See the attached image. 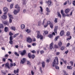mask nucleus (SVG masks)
Returning <instances> with one entry per match:
<instances>
[{
  "label": "nucleus",
  "instance_id": "obj_12",
  "mask_svg": "<svg viewBox=\"0 0 75 75\" xmlns=\"http://www.w3.org/2000/svg\"><path fill=\"white\" fill-rule=\"evenodd\" d=\"M20 10H15L13 11V13L15 15H16V14H17V13L19 12Z\"/></svg>",
  "mask_w": 75,
  "mask_h": 75
},
{
  "label": "nucleus",
  "instance_id": "obj_64",
  "mask_svg": "<svg viewBox=\"0 0 75 75\" xmlns=\"http://www.w3.org/2000/svg\"><path fill=\"white\" fill-rule=\"evenodd\" d=\"M47 62H50V59H47L46 60Z\"/></svg>",
  "mask_w": 75,
  "mask_h": 75
},
{
  "label": "nucleus",
  "instance_id": "obj_50",
  "mask_svg": "<svg viewBox=\"0 0 75 75\" xmlns=\"http://www.w3.org/2000/svg\"><path fill=\"white\" fill-rule=\"evenodd\" d=\"M47 25H50V24H51V22H50V21H48L47 22Z\"/></svg>",
  "mask_w": 75,
  "mask_h": 75
},
{
  "label": "nucleus",
  "instance_id": "obj_5",
  "mask_svg": "<svg viewBox=\"0 0 75 75\" xmlns=\"http://www.w3.org/2000/svg\"><path fill=\"white\" fill-rule=\"evenodd\" d=\"M66 35H67V36H68V38L67 39V41L70 40L72 38V37H71V36H69V35H70V32H67L66 33Z\"/></svg>",
  "mask_w": 75,
  "mask_h": 75
},
{
  "label": "nucleus",
  "instance_id": "obj_49",
  "mask_svg": "<svg viewBox=\"0 0 75 75\" xmlns=\"http://www.w3.org/2000/svg\"><path fill=\"white\" fill-rule=\"evenodd\" d=\"M70 63L71 64V66H73V62L70 61Z\"/></svg>",
  "mask_w": 75,
  "mask_h": 75
},
{
  "label": "nucleus",
  "instance_id": "obj_28",
  "mask_svg": "<svg viewBox=\"0 0 75 75\" xmlns=\"http://www.w3.org/2000/svg\"><path fill=\"white\" fill-rule=\"evenodd\" d=\"M62 44V42L61 41H60V42H59L58 43V45L60 46V47H61V45Z\"/></svg>",
  "mask_w": 75,
  "mask_h": 75
},
{
  "label": "nucleus",
  "instance_id": "obj_59",
  "mask_svg": "<svg viewBox=\"0 0 75 75\" xmlns=\"http://www.w3.org/2000/svg\"><path fill=\"white\" fill-rule=\"evenodd\" d=\"M61 14H63L64 13V10H61Z\"/></svg>",
  "mask_w": 75,
  "mask_h": 75
},
{
  "label": "nucleus",
  "instance_id": "obj_19",
  "mask_svg": "<svg viewBox=\"0 0 75 75\" xmlns=\"http://www.w3.org/2000/svg\"><path fill=\"white\" fill-rule=\"evenodd\" d=\"M5 67H6V68H10V67H9V64H8V63H7L5 64Z\"/></svg>",
  "mask_w": 75,
  "mask_h": 75
},
{
  "label": "nucleus",
  "instance_id": "obj_9",
  "mask_svg": "<svg viewBox=\"0 0 75 75\" xmlns=\"http://www.w3.org/2000/svg\"><path fill=\"white\" fill-rule=\"evenodd\" d=\"M27 41L28 42L31 43V42H32V39H31V38L29 37L27 38Z\"/></svg>",
  "mask_w": 75,
  "mask_h": 75
},
{
  "label": "nucleus",
  "instance_id": "obj_11",
  "mask_svg": "<svg viewBox=\"0 0 75 75\" xmlns=\"http://www.w3.org/2000/svg\"><path fill=\"white\" fill-rule=\"evenodd\" d=\"M58 29V26H56L55 27V28L54 30V32H55V33L57 34V30Z\"/></svg>",
  "mask_w": 75,
  "mask_h": 75
},
{
  "label": "nucleus",
  "instance_id": "obj_21",
  "mask_svg": "<svg viewBox=\"0 0 75 75\" xmlns=\"http://www.w3.org/2000/svg\"><path fill=\"white\" fill-rule=\"evenodd\" d=\"M19 71V69H17V70H14V72L15 74H18V71Z\"/></svg>",
  "mask_w": 75,
  "mask_h": 75
},
{
  "label": "nucleus",
  "instance_id": "obj_36",
  "mask_svg": "<svg viewBox=\"0 0 75 75\" xmlns=\"http://www.w3.org/2000/svg\"><path fill=\"white\" fill-rule=\"evenodd\" d=\"M48 37L49 38H52L53 37V35L52 34H49L48 35Z\"/></svg>",
  "mask_w": 75,
  "mask_h": 75
},
{
  "label": "nucleus",
  "instance_id": "obj_13",
  "mask_svg": "<svg viewBox=\"0 0 75 75\" xmlns=\"http://www.w3.org/2000/svg\"><path fill=\"white\" fill-rule=\"evenodd\" d=\"M25 62V59L23 58V59L21 61V63L22 64H24V63Z\"/></svg>",
  "mask_w": 75,
  "mask_h": 75
},
{
  "label": "nucleus",
  "instance_id": "obj_16",
  "mask_svg": "<svg viewBox=\"0 0 75 75\" xmlns=\"http://www.w3.org/2000/svg\"><path fill=\"white\" fill-rule=\"evenodd\" d=\"M54 45V43L53 42H52L50 44V50H51L52 49V48L53 47V45Z\"/></svg>",
  "mask_w": 75,
  "mask_h": 75
},
{
  "label": "nucleus",
  "instance_id": "obj_40",
  "mask_svg": "<svg viewBox=\"0 0 75 75\" xmlns=\"http://www.w3.org/2000/svg\"><path fill=\"white\" fill-rule=\"evenodd\" d=\"M64 49H65V47L62 46L61 48V50L62 51H63V50H64Z\"/></svg>",
  "mask_w": 75,
  "mask_h": 75
},
{
  "label": "nucleus",
  "instance_id": "obj_57",
  "mask_svg": "<svg viewBox=\"0 0 75 75\" xmlns=\"http://www.w3.org/2000/svg\"><path fill=\"white\" fill-rule=\"evenodd\" d=\"M27 65H30V62L29 61H27Z\"/></svg>",
  "mask_w": 75,
  "mask_h": 75
},
{
  "label": "nucleus",
  "instance_id": "obj_18",
  "mask_svg": "<svg viewBox=\"0 0 75 75\" xmlns=\"http://www.w3.org/2000/svg\"><path fill=\"white\" fill-rule=\"evenodd\" d=\"M9 34L10 36V38H13V36H12V35H13V33H12L11 32H9Z\"/></svg>",
  "mask_w": 75,
  "mask_h": 75
},
{
  "label": "nucleus",
  "instance_id": "obj_46",
  "mask_svg": "<svg viewBox=\"0 0 75 75\" xmlns=\"http://www.w3.org/2000/svg\"><path fill=\"white\" fill-rule=\"evenodd\" d=\"M40 11L41 12H42L43 11V9H42V8L41 6H40Z\"/></svg>",
  "mask_w": 75,
  "mask_h": 75
},
{
  "label": "nucleus",
  "instance_id": "obj_33",
  "mask_svg": "<svg viewBox=\"0 0 75 75\" xmlns=\"http://www.w3.org/2000/svg\"><path fill=\"white\" fill-rule=\"evenodd\" d=\"M67 69H71L72 68V67L71 66H67Z\"/></svg>",
  "mask_w": 75,
  "mask_h": 75
},
{
  "label": "nucleus",
  "instance_id": "obj_56",
  "mask_svg": "<svg viewBox=\"0 0 75 75\" xmlns=\"http://www.w3.org/2000/svg\"><path fill=\"white\" fill-rule=\"evenodd\" d=\"M36 43H33L32 44V45L33 46H36Z\"/></svg>",
  "mask_w": 75,
  "mask_h": 75
},
{
  "label": "nucleus",
  "instance_id": "obj_30",
  "mask_svg": "<svg viewBox=\"0 0 75 75\" xmlns=\"http://www.w3.org/2000/svg\"><path fill=\"white\" fill-rule=\"evenodd\" d=\"M44 32L45 35L48 34V32L47 30H45L44 31Z\"/></svg>",
  "mask_w": 75,
  "mask_h": 75
},
{
  "label": "nucleus",
  "instance_id": "obj_54",
  "mask_svg": "<svg viewBox=\"0 0 75 75\" xmlns=\"http://www.w3.org/2000/svg\"><path fill=\"white\" fill-rule=\"evenodd\" d=\"M62 14V16L63 17H65L66 16V15H65V14L64 13Z\"/></svg>",
  "mask_w": 75,
  "mask_h": 75
},
{
  "label": "nucleus",
  "instance_id": "obj_22",
  "mask_svg": "<svg viewBox=\"0 0 75 75\" xmlns=\"http://www.w3.org/2000/svg\"><path fill=\"white\" fill-rule=\"evenodd\" d=\"M8 31V28L7 27H5L4 29V31L5 32H7Z\"/></svg>",
  "mask_w": 75,
  "mask_h": 75
},
{
  "label": "nucleus",
  "instance_id": "obj_58",
  "mask_svg": "<svg viewBox=\"0 0 75 75\" xmlns=\"http://www.w3.org/2000/svg\"><path fill=\"white\" fill-rule=\"evenodd\" d=\"M31 74L32 75H34V72H33V70H32L31 71Z\"/></svg>",
  "mask_w": 75,
  "mask_h": 75
},
{
  "label": "nucleus",
  "instance_id": "obj_45",
  "mask_svg": "<svg viewBox=\"0 0 75 75\" xmlns=\"http://www.w3.org/2000/svg\"><path fill=\"white\" fill-rule=\"evenodd\" d=\"M63 72H64V74H63L64 75H66L67 74V72H66V71L64 70L63 71Z\"/></svg>",
  "mask_w": 75,
  "mask_h": 75
},
{
  "label": "nucleus",
  "instance_id": "obj_42",
  "mask_svg": "<svg viewBox=\"0 0 75 75\" xmlns=\"http://www.w3.org/2000/svg\"><path fill=\"white\" fill-rule=\"evenodd\" d=\"M31 52L33 54H35L36 53V52L35 50H33L31 51Z\"/></svg>",
  "mask_w": 75,
  "mask_h": 75
},
{
  "label": "nucleus",
  "instance_id": "obj_32",
  "mask_svg": "<svg viewBox=\"0 0 75 75\" xmlns=\"http://www.w3.org/2000/svg\"><path fill=\"white\" fill-rule=\"evenodd\" d=\"M4 28V26L3 25V24H1L0 28Z\"/></svg>",
  "mask_w": 75,
  "mask_h": 75
},
{
  "label": "nucleus",
  "instance_id": "obj_10",
  "mask_svg": "<svg viewBox=\"0 0 75 75\" xmlns=\"http://www.w3.org/2000/svg\"><path fill=\"white\" fill-rule=\"evenodd\" d=\"M13 40V38H10V41H9V43L10 44H11V45H12L14 43L13 42V41L12 40Z\"/></svg>",
  "mask_w": 75,
  "mask_h": 75
},
{
  "label": "nucleus",
  "instance_id": "obj_3",
  "mask_svg": "<svg viewBox=\"0 0 75 75\" xmlns=\"http://www.w3.org/2000/svg\"><path fill=\"white\" fill-rule=\"evenodd\" d=\"M37 32H38L37 35V38L38 39L40 38L41 40H42V39H43V38H44V36L41 34L40 31H38Z\"/></svg>",
  "mask_w": 75,
  "mask_h": 75
},
{
  "label": "nucleus",
  "instance_id": "obj_6",
  "mask_svg": "<svg viewBox=\"0 0 75 75\" xmlns=\"http://www.w3.org/2000/svg\"><path fill=\"white\" fill-rule=\"evenodd\" d=\"M8 15L9 16V17L10 18L9 19V23H12V20H11V18H12V19L13 18V16L12 15L10 14V13H9L8 14Z\"/></svg>",
  "mask_w": 75,
  "mask_h": 75
},
{
  "label": "nucleus",
  "instance_id": "obj_27",
  "mask_svg": "<svg viewBox=\"0 0 75 75\" xmlns=\"http://www.w3.org/2000/svg\"><path fill=\"white\" fill-rule=\"evenodd\" d=\"M57 16L58 17L60 18H61V15L60 14V13H59V12H58V13H57Z\"/></svg>",
  "mask_w": 75,
  "mask_h": 75
},
{
  "label": "nucleus",
  "instance_id": "obj_51",
  "mask_svg": "<svg viewBox=\"0 0 75 75\" xmlns=\"http://www.w3.org/2000/svg\"><path fill=\"white\" fill-rule=\"evenodd\" d=\"M45 19L44 20H43V21L42 23V25H44V23H45Z\"/></svg>",
  "mask_w": 75,
  "mask_h": 75
},
{
  "label": "nucleus",
  "instance_id": "obj_26",
  "mask_svg": "<svg viewBox=\"0 0 75 75\" xmlns=\"http://www.w3.org/2000/svg\"><path fill=\"white\" fill-rule=\"evenodd\" d=\"M4 24L5 25H8V22L7 21H5L4 22Z\"/></svg>",
  "mask_w": 75,
  "mask_h": 75
},
{
  "label": "nucleus",
  "instance_id": "obj_14",
  "mask_svg": "<svg viewBox=\"0 0 75 75\" xmlns=\"http://www.w3.org/2000/svg\"><path fill=\"white\" fill-rule=\"evenodd\" d=\"M15 7L16 8H17L18 10L20 11V7H19V6H18V5H16L15 6Z\"/></svg>",
  "mask_w": 75,
  "mask_h": 75
},
{
  "label": "nucleus",
  "instance_id": "obj_60",
  "mask_svg": "<svg viewBox=\"0 0 75 75\" xmlns=\"http://www.w3.org/2000/svg\"><path fill=\"white\" fill-rule=\"evenodd\" d=\"M67 1H65L63 4L64 5V6H65L66 5H67Z\"/></svg>",
  "mask_w": 75,
  "mask_h": 75
},
{
  "label": "nucleus",
  "instance_id": "obj_29",
  "mask_svg": "<svg viewBox=\"0 0 75 75\" xmlns=\"http://www.w3.org/2000/svg\"><path fill=\"white\" fill-rule=\"evenodd\" d=\"M1 74H3L4 75H6V73L5 72V71L2 70L1 71Z\"/></svg>",
  "mask_w": 75,
  "mask_h": 75
},
{
  "label": "nucleus",
  "instance_id": "obj_41",
  "mask_svg": "<svg viewBox=\"0 0 75 75\" xmlns=\"http://www.w3.org/2000/svg\"><path fill=\"white\" fill-rule=\"evenodd\" d=\"M59 38V36H57L55 37L54 40L55 41H57V40H58V38Z\"/></svg>",
  "mask_w": 75,
  "mask_h": 75
},
{
  "label": "nucleus",
  "instance_id": "obj_44",
  "mask_svg": "<svg viewBox=\"0 0 75 75\" xmlns=\"http://www.w3.org/2000/svg\"><path fill=\"white\" fill-rule=\"evenodd\" d=\"M40 53L41 54H43L44 53V51H43V50H41L40 51Z\"/></svg>",
  "mask_w": 75,
  "mask_h": 75
},
{
  "label": "nucleus",
  "instance_id": "obj_38",
  "mask_svg": "<svg viewBox=\"0 0 75 75\" xmlns=\"http://www.w3.org/2000/svg\"><path fill=\"white\" fill-rule=\"evenodd\" d=\"M14 54L15 55H16V56H18V57H19V54H18V53H17V52H15Z\"/></svg>",
  "mask_w": 75,
  "mask_h": 75
},
{
  "label": "nucleus",
  "instance_id": "obj_43",
  "mask_svg": "<svg viewBox=\"0 0 75 75\" xmlns=\"http://www.w3.org/2000/svg\"><path fill=\"white\" fill-rule=\"evenodd\" d=\"M50 27L51 28H53V24L52 23L50 24Z\"/></svg>",
  "mask_w": 75,
  "mask_h": 75
},
{
  "label": "nucleus",
  "instance_id": "obj_61",
  "mask_svg": "<svg viewBox=\"0 0 75 75\" xmlns=\"http://www.w3.org/2000/svg\"><path fill=\"white\" fill-rule=\"evenodd\" d=\"M67 2H68V4H69V5H71V2H70L68 0Z\"/></svg>",
  "mask_w": 75,
  "mask_h": 75
},
{
  "label": "nucleus",
  "instance_id": "obj_24",
  "mask_svg": "<svg viewBox=\"0 0 75 75\" xmlns=\"http://www.w3.org/2000/svg\"><path fill=\"white\" fill-rule=\"evenodd\" d=\"M21 28L22 29H24L25 28V25L23 24L21 25Z\"/></svg>",
  "mask_w": 75,
  "mask_h": 75
},
{
  "label": "nucleus",
  "instance_id": "obj_17",
  "mask_svg": "<svg viewBox=\"0 0 75 75\" xmlns=\"http://www.w3.org/2000/svg\"><path fill=\"white\" fill-rule=\"evenodd\" d=\"M69 11H70L69 9L67 8L65 10V13L66 14H67V13H69Z\"/></svg>",
  "mask_w": 75,
  "mask_h": 75
},
{
  "label": "nucleus",
  "instance_id": "obj_55",
  "mask_svg": "<svg viewBox=\"0 0 75 75\" xmlns=\"http://www.w3.org/2000/svg\"><path fill=\"white\" fill-rule=\"evenodd\" d=\"M69 45H70V43H68L67 44L66 47H69Z\"/></svg>",
  "mask_w": 75,
  "mask_h": 75
},
{
  "label": "nucleus",
  "instance_id": "obj_25",
  "mask_svg": "<svg viewBox=\"0 0 75 75\" xmlns=\"http://www.w3.org/2000/svg\"><path fill=\"white\" fill-rule=\"evenodd\" d=\"M25 32L27 33H31V30L27 29L25 30Z\"/></svg>",
  "mask_w": 75,
  "mask_h": 75
},
{
  "label": "nucleus",
  "instance_id": "obj_63",
  "mask_svg": "<svg viewBox=\"0 0 75 75\" xmlns=\"http://www.w3.org/2000/svg\"><path fill=\"white\" fill-rule=\"evenodd\" d=\"M59 54H60V53L59 52H57L56 54V55H58Z\"/></svg>",
  "mask_w": 75,
  "mask_h": 75
},
{
  "label": "nucleus",
  "instance_id": "obj_53",
  "mask_svg": "<svg viewBox=\"0 0 75 75\" xmlns=\"http://www.w3.org/2000/svg\"><path fill=\"white\" fill-rule=\"evenodd\" d=\"M10 7L11 8H12L13 7V4H11L10 6Z\"/></svg>",
  "mask_w": 75,
  "mask_h": 75
},
{
  "label": "nucleus",
  "instance_id": "obj_47",
  "mask_svg": "<svg viewBox=\"0 0 75 75\" xmlns=\"http://www.w3.org/2000/svg\"><path fill=\"white\" fill-rule=\"evenodd\" d=\"M72 4L74 6H75V0L73 1Z\"/></svg>",
  "mask_w": 75,
  "mask_h": 75
},
{
  "label": "nucleus",
  "instance_id": "obj_4",
  "mask_svg": "<svg viewBox=\"0 0 75 75\" xmlns=\"http://www.w3.org/2000/svg\"><path fill=\"white\" fill-rule=\"evenodd\" d=\"M28 56L30 59H31V58L32 59H34V58H35V55L34 54H32L31 55V53H29L28 54Z\"/></svg>",
  "mask_w": 75,
  "mask_h": 75
},
{
  "label": "nucleus",
  "instance_id": "obj_15",
  "mask_svg": "<svg viewBox=\"0 0 75 75\" xmlns=\"http://www.w3.org/2000/svg\"><path fill=\"white\" fill-rule=\"evenodd\" d=\"M64 34V30H62L60 33V36H62Z\"/></svg>",
  "mask_w": 75,
  "mask_h": 75
},
{
  "label": "nucleus",
  "instance_id": "obj_2",
  "mask_svg": "<svg viewBox=\"0 0 75 75\" xmlns=\"http://www.w3.org/2000/svg\"><path fill=\"white\" fill-rule=\"evenodd\" d=\"M3 11L5 12L3 15L2 16V19H4V20H5L7 19V16L6 15L7 13V12L8 11V9L7 7H4L3 8Z\"/></svg>",
  "mask_w": 75,
  "mask_h": 75
},
{
  "label": "nucleus",
  "instance_id": "obj_23",
  "mask_svg": "<svg viewBox=\"0 0 75 75\" xmlns=\"http://www.w3.org/2000/svg\"><path fill=\"white\" fill-rule=\"evenodd\" d=\"M11 29L12 30H13V31H15L16 30V28L14 26L11 27Z\"/></svg>",
  "mask_w": 75,
  "mask_h": 75
},
{
  "label": "nucleus",
  "instance_id": "obj_52",
  "mask_svg": "<svg viewBox=\"0 0 75 75\" xmlns=\"http://www.w3.org/2000/svg\"><path fill=\"white\" fill-rule=\"evenodd\" d=\"M25 1H26L25 0H24L23 1V4H26V3H25Z\"/></svg>",
  "mask_w": 75,
  "mask_h": 75
},
{
  "label": "nucleus",
  "instance_id": "obj_39",
  "mask_svg": "<svg viewBox=\"0 0 75 75\" xmlns=\"http://www.w3.org/2000/svg\"><path fill=\"white\" fill-rule=\"evenodd\" d=\"M57 20H58V19L57 18H54V22H55V23H57V22L58 21Z\"/></svg>",
  "mask_w": 75,
  "mask_h": 75
},
{
  "label": "nucleus",
  "instance_id": "obj_7",
  "mask_svg": "<svg viewBox=\"0 0 75 75\" xmlns=\"http://www.w3.org/2000/svg\"><path fill=\"white\" fill-rule=\"evenodd\" d=\"M46 3H47L48 6H51L52 5V1L50 0L48 1H46Z\"/></svg>",
  "mask_w": 75,
  "mask_h": 75
},
{
  "label": "nucleus",
  "instance_id": "obj_8",
  "mask_svg": "<svg viewBox=\"0 0 75 75\" xmlns=\"http://www.w3.org/2000/svg\"><path fill=\"white\" fill-rule=\"evenodd\" d=\"M26 53H27L26 50H24L22 51V52H21L20 54L22 56H23V55H25L26 54Z\"/></svg>",
  "mask_w": 75,
  "mask_h": 75
},
{
  "label": "nucleus",
  "instance_id": "obj_34",
  "mask_svg": "<svg viewBox=\"0 0 75 75\" xmlns=\"http://www.w3.org/2000/svg\"><path fill=\"white\" fill-rule=\"evenodd\" d=\"M19 35V33H17L16 34H15V35H13V37L14 38H16V37H17L18 35Z\"/></svg>",
  "mask_w": 75,
  "mask_h": 75
},
{
  "label": "nucleus",
  "instance_id": "obj_20",
  "mask_svg": "<svg viewBox=\"0 0 75 75\" xmlns=\"http://www.w3.org/2000/svg\"><path fill=\"white\" fill-rule=\"evenodd\" d=\"M38 26H41V24H42V22L41 21H39L38 22Z\"/></svg>",
  "mask_w": 75,
  "mask_h": 75
},
{
  "label": "nucleus",
  "instance_id": "obj_62",
  "mask_svg": "<svg viewBox=\"0 0 75 75\" xmlns=\"http://www.w3.org/2000/svg\"><path fill=\"white\" fill-rule=\"evenodd\" d=\"M7 59V58H6V59L4 58H3V61L4 62H5L6 61V59Z\"/></svg>",
  "mask_w": 75,
  "mask_h": 75
},
{
  "label": "nucleus",
  "instance_id": "obj_48",
  "mask_svg": "<svg viewBox=\"0 0 75 75\" xmlns=\"http://www.w3.org/2000/svg\"><path fill=\"white\" fill-rule=\"evenodd\" d=\"M8 55L7 54H5V55L4 56V57L6 58H8Z\"/></svg>",
  "mask_w": 75,
  "mask_h": 75
},
{
  "label": "nucleus",
  "instance_id": "obj_1",
  "mask_svg": "<svg viewBox=\"0 0 75 75\" xmlns=\"http://www.w3.org/2000/svg\"><path fill=\"white\" fill-rule=\"evenodd\" d=\"M55 59H54L53 62L52 63V65L53 67H54L55 66V68L57 69H59V67L57 66H56V65H58V62L59 61H58V57H56L55 58Z\"/></svg>",
  "mask_w": 75,
  "mask_h": 75
},
{
  "label": "nucleus",
  "instance_id": "obj_35",
  "mask_svg": "<svg viewBox=\"0 0 75 75\" xmlns=\"http://www.w3.org/2000/svg\"><path fill=\"white\" fill-rule=\"evenodd\" d=\"M46 11H47V12L50 13V10L49 9V8H48V7H47L46 8Z\"/></svg>",
  "mask_w": 75,
  "mask_h": 75
},
{
  "label": "nucleus",
  "instance_id": "obj_31",
  "mask_svg": "<svg viewBox=\"0 0 75 75\" xmlns=\"http://www.w3.org/2000/svg\"><path fill=\"white\" fill-rule=\"evenodd\" d=\"M42 65L43 68L45 67V62H43L42 63Z\"/></svg>",
  "mask_w": 75,
  "mask_h": 75
},
{
  "label": "nucleus",
  "instance_id": "obj_37",
  "mask_svg": "<svg viewBox=\"0 0 75 75\" xmlns=\"http://www.w3.org/2000/svg\"><path fill=\"white\" fill-rule=\"evenodd\" d=\"M54 47L55 48H58V46L57 45H54Z\"/></svg>",
  "mask_w": 75,
  "mask_h": 75
}]
</instances>
